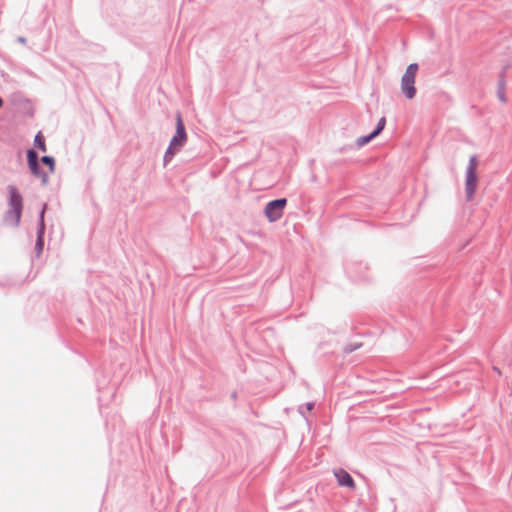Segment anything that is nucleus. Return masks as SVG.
I'll list each match as a JSON object with an SVG mask.
<instances>
[{"label": "nucleus", "instance_id": "3", "mask_svg": "<svg viewBox=\"0 0 512 512\" xmlns=\"http://www.w3.org/2000/svg\"><path fill=\"white\" fill-rule=\"evenodd\" d=\"M8 193L10 197V207L8 215L13 218L15 224H17L20 220L21 212H22V196L18 192L15 186L8 187Z\"/></svg>", "mask_w": 512, "mask_h": 512}, {"label": "nucleus", "instance_id": "2", "mask_svg": "<svg viewBox=\"0 0 512 512\" xmlns=\"http://www.w3.org/2000/svg\"><path fill=\"white\" fill-rule=\"evenodd\" d=\"M418 71L416 63L410 64L401 79V89L408 99L414 98L416 94L415 78Z\"/></svg>", "mask_w": 512, "mask_h": 512}, {"label": "nucleus", "instance_id": "6", "mask_svg": "<svg viewBox=\"0 0 512 512\" xmlns=\"http://www.w3.org/2000/svg\"><path fill=\"white\" fill-rule=\"evenodd\" d=\"M477 188V174L466 173L465 194L466 200L471 201L474 198Z\"/></svg>", "mask_w": 512, "mask_h": 512}, {"label": "nucleus", "instance_id": "11", "mask_svg": "<svg viewBox=\"0 0 512 512\" xmlns=\"http://www.w3.org/2000/svg\"><path fill=\"white\" fill-rule=\"evenodd\" d=\"M41 161L49 167V173L54 172V159L50 156H43Z\"/></svg>", "mask_w": 512, "mask_h": 512}, {"label": "nucleus", "instance_id": "7", "mask_svg": "<svg viewBox=\"0 0 512 512\" xmlns=\"http://www.w3.org/2000/svg\"><path fill=\"white\" fill-rule=\"evenodd\" d=\"M30 170L35 177L41 179L43 184H46L48 182V173L42 172L39 168L38 163H36L35 168H30Z\"/></svg>", "mask_w": 512, "mask_h": 512}, {"label": "nucleus", "instance_id": "8", "mask_svg": "<svg viewBox=\"0 0 512 512\" xmlns=\"http://www.w3.org/2000/svg\"><path fill=\"white\" fill-rule=\"evenodd\" d=\"M27 161L29 168H35L36 163H38V157L34 150H28Z\"/></svg>", "mask_w": 512, "mask_h": 512}, {"label": "nucleus", "instance_id": "13", "mask_svg": "<svg viewBox=\"0 0 512 512\" xmlns=\"http://www.w3.org/2000/svg\"><path fill=\"white\" fill-rule=\"evenodd\" d=\"M375 137L376 136H372V133L370 135H368V136L360 137V138L357 139V144H358V146H364L367 143H369Z\"/></svg>", "mask_w": 512, "mask_h": 512}, {"label": "nucleus", "instance_id": "5", "mask_svg": "<svg viewBox=\"0 0 512 512\" xmlns=\"http://www.w3.org/2000/svg\"><path fill=\"white\" fill-rule=\"evenodd\" d=\"M334 476L339 486L355 489L356 485L351 475L344 469L338 468L334 470Z\"/></svg>", "mask_w": 512, "mask_h": 512}, {"label": "nucleus", "instance_id": "10", "mask_svg": "<svg viewBox=\"0 0 512 512\" xmlns=\"http://www.w3.org/2000/svg\"><path fill=\"white\" fill-rule=\"evenodd\" d=\"M477 166H478V161H477L476 156H471L469 159V164H468L466 173L477 174L476 173Z\"/></svg>", "mask_w": 512, "mask_h": 512}, {"label": "nucleus", "instance_id": "14", "mask_svg": "<svg viewBox=\"0 0 512 512\" xmlns=\"http://www.w3.org/2000/svg\"><path fill=\"white\" fill-rule=\"evenodd\" d=\"M38 245H39L40 247L42 246V239H41V237H39V239H38Z\"/></svg>", "mask_w": 512, "mask_h": 512}, {"label": "nucleus", "instance_id": "4", "mask_svg": "<svg viewBox=\"0 0 512 512\" xmlns=\"http://www.w3.org/2000/svg\"><path fill=\"white\" fill-rule=\"evenodd\" d=\"M286 203V199L283 198L270 201L265 206L264 213L270 222H275L283 216V211L286 206Z\"/></svg>", "mask_w": 512, "mask_h": 512}, {"label": "nucleus", "instance_id": "1", "mask_svg": "<svg viewBox=\"0 0 512 512\" xmlns=\"http://www.w3.org/2000/svg\"><path fill=\"white\" fill-rule=\"evenodd\" d=\"M187 139L185 127L180 114L176 118V134L171 139L169 148L165 154V159L171 158L183 146Z\"/></svg>", "mask_w": 512, "mask_h": 512}, {"label": "nucleus", "instance_id": "12", "mask_svg": "<svg viewBox=\"0 0 512 512\" xmlns=\"http://www.w3.org/2000/svg\"><path fill=\"white\" fill-rule=\"evenodd\" d=\"M386 125V119L384 117H382L378 124H377V128L372 132V136H377L381 133V131L384 129Z\"/></svg>", "mask_w": 512, "mask_h": 512}, {"label": "nucleus", "instance_id": "15", "mask_svg": "<svg viewBox=\"0 0 512 512\" xmlns=\"http://www.w3.org/2000/svg\"><path fill=\"white\" fill-rule=\"evenodd\" d=\"M2 105H3V101H2V99L0 98V108L2 107Z\"/></svg>", "mask_w": 512, "mask_h": 512}, {"label": "nucleus", "instance_id": "9", "mask_svg": "<svg viewBox=\"0 0 512 512\" xmlns=\"http://www.w3.org/2000/svg\"><path fill=\"white\" fill-rule=\"evenodd\" d=\"M34 143L36 147L39 148L41 151H46L45 139L40 132L35 136Z\"/></svg>", "mask_w": 512, "mask_h": 512}]
</instances>
